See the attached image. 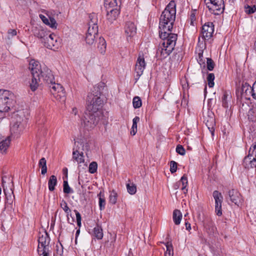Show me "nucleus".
<instances>
[{"instance_id":"c756f323","label":"nucleus","mask_w":256,"mask_h":256,"mask_svg":"<svg viewBox=\"0 0 256 256\" xmlns=\"http://www.w3.org/2000/svg\"><path fill=\"white\" fill-rule=\"evenodd\" d=\"M140 122V118L136 116L132 120V126L130 132V134L134 136L137 132V124Z\"/></svg>"},{"instance_id":"4be33fe9","label":"nucleus","mask_w":256,"mask_h":256,"mask_svg":"<svg viewBox=\"0 0 256 256\" xmlns=\"http://www.w3.org/2000/svg\"><path fill=\"white\" fill-rule=\"evenodd\" d=\"M172 218L175 224L178 225L180 223L182 218V214L180 210H174Z\"/></svg>"},{"instance_id":"f8f14e48","label":"nucleus","mask_w":256,"mask_h":256,"mask_svg":"<svg viewBox=\"0 0 256 256\" xmlns=\"http://www.w3.org/2000/svg\"><path fill=\"white\" fill-rule=\"evenodd\" d=\"M241 96L246 100H250V96H252L253 86H250L248 83L242 84L241 88Z\"/></svg>"},{"instance_id":"a19ab883","label":"nucleus","mask_w":256,"mask_h":256,"mask_svg":"<svg viewBox=\"0 0 256 256\" xmlns=\"http://www.w3.org/2000/svg\"><path fill=\"white\" fill-rule=\"evenodd\" d=\"M64 192L66 194H68L70 193H72L73 190L70 187L68 182L66 180H64Z\"/></svg>"},{"instance_id":"c9c22d12","label":"nucleus","mask_w":256,"mask_h":256,"mask_svg":"<svg viewBox=\"0 0 256 256\" xmlns=\"http://www.w3.org/2000/svg\"><path fill=\"white\" fill-rule=\"evenodd\" d=\"M118 194L114 190H112L110 192L109 196V202L110 204H114L117 201Z\"/></svg>"},{"instance_id":"bb28decb","label":"nucleus","mask_w":256,"mask_h":256,"mask_svg":"<svg viewBox=\"0 0 256 256\" xmlns=\"http://www.w3.org/2000/svg\"><path fill=\"white\" fill-rule=\"evenodd\" d=\"M121 0H105L104 6L106 8H110L117 7L119 4H120Z\"/></svg>"},{"instance_id":"aec40b11","label":"nucleus","mask_w":256,"mask_h":256,"mask_svg":"<svg viewBox=\"0 0 256 256\" xmlns=\"http://www.w3.org/2000/svg\"><path fill=\"white\" fill-rule=\"evenodd\" d=\"M92 235L98 240H102V238L104 236L103 230L100 224H96V226L93 229Z\"/></svg>"},{"instance_id":"f3484780","label":"nucleus","mask_w":256,"mask_h":256,"mask_svg":"<svg viewBox=\"0 0 256 256\" xmlns=\"http://www.w3.org/2000/svg\"><path fill=\"white\" fill-rule=\"evenodd\" d=\"M107 10V19L111 22L114 20H116L118 14H120V11L116 8H110L108 6Z\"/></svg>"},{"instance_id":"bf43d9fd","label":"nucleus","mask_w":256,"mask_h":256,"mask_svg":"<svg viewBox=\"0 0 256 256\" xmlns=\"http://www.w3.org/2000/svg\"><path fill=\"white\" fill-rule=\"evenodd\" d=\"M226 94H224L222 96V106L224 108L228 107V104L226 101Z\"/></svg>"},{"instance_id":"69168bd1","label":"nucleus","mask_w":256,"mask_h":256,"mask_svg":"<svg viewBox=\"0 0 256 256\" xmlns=\"http://www.w3.org/2000/svg\"><path fill=\"white\" fill-rule=\"evenodd\" d=\"M186 228L187 230L190 231L191 230L190 224L188 222H185Z\"/></svg>"},{"instance_id":"b1692460","label":"nucleus","mask_w":256,"mask_h":256,"mask_svg":"<svg viewBox=\"0 0 256 256\" xmlns=\"http://www.w3.org/2000/svg\"><path fill=\"white\" fill-rule=\"evenodd\" d=\"M60 206L62 208V210L64 211V212L66 214V216L68 218V221L69 223L72 224V222H70L69 221L68 216L70 215L72 216V214H70L71 210L68 208L66 202L64 200H62L60 202Z\"/></svg>"},{"instance_id":"a878e982","label":"nucleus","mask_w":256,"mask_h":256,"mask_svg":"<svg viewBox=\"0 0 256 256\" xmlns=\"http://www.w3.org/2000/svg\"><path fill=\"white\" fill-rule=\"evenodd\" d=\"M106 42L105 40L102 37L99 38L98 43V48L100 53L104 54L106 52Z\"/></svg>"},{"instance_id":"39448f33","label":"nucleus","mask_w":256,"mask_h":256,"mask_svg":"<svg viewBox=\"0 0 256 256\" xmlns=\"http://www.w3.org/2000/svg\"><path fill=\"white\" fill-rule=\"evenodd\" d=\"M209 10L214 14H220L224 10V0H204Z\"/></svg>"},{"instance_id":"6ab92c4d","label":"nucleus","mask_w":256,"mask_h":256,"mask_svg":"<svg viewBox=\"0 0 256 256\" xmlns=\"http://www.w3.org/2000/svg\"><path fill=\"white\" fill-rule=\"evenodd\" d=\"M36 68H33L34 64H29L28 68L30 70L32 76L34 78H38L40 80V71L42 70L39 62H36V65H34Z\"/></svg>"},{"instance_id":"774afa93","label":"nucleus","mask_w":256,"mask_h":256,"mask_svg":"<svg viewBox=\"0 0 256 256\" xmlns=\"http://www.w3.org/2000/svg\"><path fill=\"white\" fill-rule=\"evenodd\" d=\"M78 110L76 108H74L72 110V113L74 114V115H76L78 114Z\"/></svg>"},{"instance_id":"c03bdc74","label":"nucleus","mask_w":256,"mask_h":256,"mask_svg":"<svg viewBox=\"0 0 256 256\" xmlns=\"http://www.w3.org/2000/svg\"><path fill=\"white\" fill-rule=\"evenodd\" d=\"M248 154H250L252 157L256 158V142L250 148Z\"/></svg>"},{"instance_id":"c85d7f7f","label":"nucleus","mask_w":256,"mask_h":256,"mask_svg":"<svg viewBox=\"0 0 256 256\" xmlns=\"http://www.w3.org/2000/svg\"><path fill=\"white\" fill-rule=\"evenodd\" d=\"M212 196L214 199L215 204H222L223 197L220 192L218 190H214L212 193Z\"/></svg>"},{"instance_id":"4d7b16f0","label":"nucleus","mask_w":256,"mask_h":256,"mask_svg":"<svg viewBox=\"0 0 256 256\" xmlns=\"http://www.w3.org/2000/svg\"><path fill=\"white\" fill-rule=\"evenodd\" d=\"M198 61L200 64H205V60L204 59L202 53H199L198 54Z\"/></svg>"},{"instance_id":"2f4dec72","label":"nucleus","mask_w":256,"mask_h":256,"mask_svg":"<svg viewBox=\"0 0 256 256\" xmlns=\"http://www.w3.org/2000/svg\"><path fill=\"white\" fill-rule=\"evenodd\" d=\"M204 226L208 232L210 234H214V232L216 230V228L210 221L208 222H204Z\"/></svg>"},{"instance_id":"f257e3e1","label":"nucleus","mask_w":256,"mask_h":256,"mask_svg":"<svg viewBox=\"0 0 256 256\" xmlns=\"http://www.w3.org/2000/svg\"><path fill=\"white\" fill-rule=\"evenodd\" d=\"M176 6L174 2L171 1L162 12L160 18L159 35L163 40V42L158 47L156 54H160L162 58L168 56L176 46L178 36L170 32L176 20Z\"/></svg>"},{"instance_id":"09e8293b","label":"nucleus","mask_w":256,"mask_h":256,"mask_svg":"<svg viewBox=\"0 0 256 256\" xmlns=\"http://www.w3.org/2000/svg\"><path fill=\"white\" fill-rule=\"evenodd\" d=\"M215 212L218 216L222 215V204H215Z\"/></svg>"},{"instance_id":"8fccbe9b","label":"nucleus","mask_w":256,"mask_h":256,"mask_svg":"<svg viewBox=\"0 0 256 256\" xmlns=\"http://www.w3.org/2000/svg\"><path fill=\"white\" fill-rule=\"evenodd\" d=\"M177 163L174 161L170 162V171L171 173L173 174L177 170Z\"/></svg>"},{"instance_id":"412c9836","label":"nucleus","mask_w":256,"mask_h":256,"mask_svg":"<svg viewBox=\"0 0 256 256\" xmlns=\"http://www.w3.org/2000/svg\"><path fill=\"white\" fill-rule=\"evenodd\" d=\"M10 136H7L5 140H3L0 142V151L2 154L6 152L10 146Z\"/></svg>"},{"instance_id":"a18cd8bd","label":"nucleus","mask_w":256,"mask_h":256,"mask_svg":"<svg viewBox=\"0 0 256 256\" xmlns=\"http://www.w3.org/2000/svg\"><path fill=\"white\" fill-rule=\"evenodd\" d=\"M244 8L245 12L248 14H253L256 10V7L255 6H254L252 7H251L248 5H247L246 6H245Z\"/></svg>"},{"instance_id":"cd10ccee","label":"nucleus","mask_w":256,"mask_h":256,"mask_svg":"<svg viewBox=\"0 0 256 256\" xmlns=\"http://www.w3.org/2000/svg\"><path fill=\"white\" fill-rule=\"evenodd\" d=\"M126 186L128 192L130 194H134L136 193V186L130 180H128V182L126 184Z\"/></svg>"},{"instance_id":"a211bd4d","label":"nucleus","mask_w":256,"mask_h":256,"mask_svg":"<svg viewBox=\"0 0 256 256\" xmlns=\"http://www.w3.org/2000/svg\"><path fill=\"white\" fill-rule=\"evenodd\" d=\"M76 142H74V146L73 148L72 158L75 160L78 164L84 162V156L82 152L80 153L78 151V149L76 146Z\"/></svg>"},{"instance_id":"1a4fd4ad","label":"nucleus","mask_w":256,"mask_h":256,"mask_svg":"<svg viewBox=\"0 0 256 256\" xmlns=\"http://www.w3.org/2000/svg\"><path fill=\"white\" fill-rule=\"evenodd\" d=\"M214 32V25L212 22H206L202 28V38L209 40L212 36Z\"/></svg>"},{"instance_id":"f03ea898","label":"nucleus","mask_w":256,"mask_h":256,"mask_svg":"<svg viewBox=\"0 0 256 256\" xmlns=\"http://www.w3.org/2000/svg\"><path fill=\"white\" fill-rule=\"evenodd\" d=\"M94 93L89 94L88 96L86 110L104 117L102 110L104 101L100 97L101 92L98 86H94Z\"/></svg>"},{"instance_id":"9d476101","label":"nucleus","mask_w":256,"mask_h":256,"mask_svg":"<svg viewBox=\"0 0 256 256\" xmlns=\"http://www.w3.org/2000/svg\"><path fill=\"white\" fill-rule=\"evenodd\" d=\"M38 245V248H48L50 242V238L48 232L46 231L39 232Z\"/></svg>"},{"instance_id":"de8ad7c7","label":"nucleus","mask_w":256,"mask_h":256,"mask_svg":"<svg viewBox=\"0 0 256 256\" xmlns=\"http://www.w3.org/2000/svg\"><path fill=\"white\" fill-rule=\"evenodd\" d=\"M176 152L182 156H184L185 154L186 150L182 145L178 144L176 146Z\"/></svg>"},{"instance_id":"393cba45","label":"nucleus","mask_w":256,"mask_h":256,"mask_svg":"<svg viewBox=\"0 0 256 256\" xmlns=\"http://www.w3.org/2000/svg\"><path fill=\"white\" fill-rule=\"evenodd\" d=\"M57 184V178L54 175L50 177L48 182V189L50 191L52 192L55 189V186Z\"/></svg>"},{"instance_id":"052dcab7","label":"nucleus","mask_w":256,"mask_h":256,"mask_svg":"<svg viewBox=\"0 0 256 256\" xmlns=\"http://www.w3.org/2000/svg\"><path fill=\"white\" fill-rule=\"evenodd\" d=\"M40 17L42 20V21L45 24H49V20L48 19L44 16L40 14Z\"/></svg>"},{"instance_id":"6e6552de","label":"nucleus","mask_w":256,"mask_h":256,"mask_svg":"<svg viewBox=\"0 0 256 256\" xmlns=\"http://www.w3.org/2000/svg\"><path fill=\"white\" fill-rule=\"evenodd\" d=\"M46 82L49 86L55 82L53 74L48 67L44 66L40 71V80Z\"/></svg>"},{"instance_id":"5701e85b","label":"nucleus","mask_w":256,"mask_h":256,"mask_svg":"<svg viewBox=\"0 0 256 256\" xmlns=\"http://www.w3.org/2000/svg\"><path fill=\"white\" fill-rule=\"evenodd\" d=\"M90 26L88 28L87 33H90L92 35L96 36L98 34V26L96 24H95L94 22H92L91 20V22L89 23Z\"/></svg>"},{"instance_id":"3c124183","label":"nucleus","mask_w":256,"mask_h":256,"mask_svg":"<svg viewBox=\"0 0 256 256\" xmlns=\"http://www.w3.org/2000/svg\"><path fill=\"white\" fill-rule=\"evenodd\" d=\"M74 212L76 213V222H77V224H78V226H81V220H82L81 215H80V212L78 210H74Z\"/></svg>"},{"instance_id":"603ef678","label":"nucleus","mask_w":256,"mask_h":256,"mask_svg":"<svg viewBox=\"0 0 256 256\" xmlns=\"http://www.w3.org/2000/svg\"><path fill=\"white\" fill-rule=\"evenodd\" d=\"M166 256L168 254V256H170V252L172 251V246L171 243H167L166 245Z\"/></svg>"},{"instance_id":"e2e57ef3","label":"nucleus","mask_w":256,"mask_h":256,"mask_svg":"<svg viewBox=\"0 0 256 256\" xmlns=\"http://www.w3.org/2000/svg\"><path fill=\"white\" fill-rule=\"evenodd\" d=\"M252 162L250 165V168H254L256 167V158L252 157Z\"/></svg>"},{"instance_id":"338daca9","label":"nucleus","mask_w":256,"mask_h":256,"mask_svg":"<svg viewBox=\"0 0 256 256\" xmlns=\"http://www.w3.org/2000/svg\"><path fill=\"white\" fill-rule=\"evenodd\" d=\"M42 172V175H44L47 172V167H46V166L42 168V172Z\"/></svg>"},{"instance_id":"0eeeda50","label":"nucleus","mask_w":256,"mask_h":256,"mask_svg":"<svg viewBox=\"0 0 256 256\" xmlns=\"http://www.w3.org/2000/svg\"><path fill=\"white\" fill-rule=\"evenodd\" d=\"M43 42L46 47L54 50L58 49L60 45V39L54 34H48Z\"/></svg>"},{"instance_id":"473e14b6","label":"nucleus","mask_w":256,"mask_h":256,"mask_svg":"<svg viewBox=\"0 0 256 256\" xmlns=\"http://www.w3.org/2000/svg\"><path fill=\"white\" fill-rule=\"evenodd\" d=\"M99 196V206L100 210H102L104 209L105 205H106V200L104 198V194L100 192V194L98 195Z\"/></svg>"},{"instance_id":"5fc2aeb1","label":"nucleus","mask_w":256,"mask_h":256,"mask_svg":"<svg viewBox=\"0 0 256 256\" xmlns=\"http://www.w3.org/2000/svg\"><path fill=\"white\" fill-rule=\"evenodd\" d=\"M38 166L41 168L46 166V160L44 158L40 159L38 162Z\"/></svg>"},{"instance_id":"423d86ee","label":"nucleus","mask_w":256,"mask_h":256,"mask_svg":"<svg viewBox=\"0 0 256 256\" xmlns=\"http://www.w3.org/2000/svg\"><path fill=\"white\" fill-rule=\"evenodd\" d=\"M48 86L52 94L56 100L62 102H64L65 100V91L64 88L60 84L56 83L54 82Z\"/></svg>"},{"instance_id":"2eb2a0df","label":"nucleus","mask_w":256,"mask_h":256,"mask_svg":"<svg viewBox=\"0 0 256 256\" xmlns=\"http://www.w3.org/2000/svg\"><path fill=\"white\" fill-rule=\"evenodd\" d=\"M12 188H5L4 186H3L4 192L6 195V202L9 204H12L15 198L14 194V184L12 182Z\"/></svg>"},{"instance_id":"7c9ffc66","label":"nucleus","mask_w":256,"mask_h":256,"mask_svg":"<svg viewBox=\"0 0 256 256\" xmlns=\"http://www.w3.org/2000/svg\"><path fill=\"white\" fill-rule=\"evenodd\" d=\"M180 182L182 186V190L184 192V194H186L188 192V188H186L188 186V178L186 174H184L180 178Z\"/></svg>"},{"instance_id":"680f3d73","label":"nucleus","mask_w":256,"mask_h":256,"mask_svg":"<svg viewBox=\"0 0 256 256\" xmlns=\"http://www.w3.org/2000/svg\"><path fill=\"white\" fill-rule=\"evenodd\" d=\"M252 97L256 100V81L253 84Z\"/></svg>"},{"instance_id":"58836bf2","label":"nucleus","mask_w":256,"mask_h":256,"mask_svg":"<svg viewBox=\"0 0 256 256\" xmlns=\"http://www.w3.org/2000/svg\"><path fill=\"white\" fill-rule=\"evenodd\" d=\"M214 75L212 73H210L208 74L207 80L210 88H212L214 86Z\"/></svg>"},{"instance_id":"79ce46f5","label":"nucleus","mask_w":256,"mask_h":256,"mask_svg":"<svg viewBox=\"0 0 256 256\" xmlns=\"http://www.w3.org/2000/svg\"><path fill=\"white\" fill-rule=\"evenodd\" d=\"M38 254L40 256H48L49 250L48 248H38Z\"/></svg>"},{"instance_id":"ddd939ff","label":"nucleus","mask_w":256,"mask_h":256,"mask_svg":"<svg viewBox=\"0 0 256 256\" xmlns=\"http://www.w3.org/2000/svg\"><path fill=\"white\" fill-rule=\"evenodd\" d=\"M145 66L146 63L144 58L140 56L138 58L135 66V71L136 73V76H138V78L142 74Z\"/></svg>"},{"instance_id":"20e7f679","label":"nucleus","mask_w":256,"mask_h":256,"mask_svg":"<svg viewBox=\"0 0 256 256\" xmlns=\"http://www.w3.org/2000/svg\"><path fill=\"white\" fill-rule=\"evenodd\" d=\"M12 94L8 90H0V112L9 110L12 104Z\"/></svg>"},{"instance_id":"0e129e2a","label":"nucleus","mask_w":256,"mask_h":256,"mask_svg":"<svg viewBox=\"0 0 256 256\" xmlns=\"http://www.w3.org/2000/svg\"><path fill=\"white\" fill-rule=\"evenodd\" d=\"M181 184H180V182L179 181H178V182H176L174 186V188L175 189V190H178V188H180V186Z\"/></svg>"},{"instance_id":"4c0bfd02","label":"nucleus","mask_w":256,"mask_h":256,"mask_svg":"<svg viewBox=\"0 0 256 256\" xmlns=\"http://www.w3.org/2000/svg\"><path fill=\"white\" fill-rule=\"evenodd\" d=\"M96 38L95 36L92 35L90 33H86V42L89 44L91 45L93 44L94 39Z\"/></svg>"},{"instance_id":"864d4df0","label":"nucleus","mask_w":256,"mask_h":256,"mask_svg":"<svg viewBox=\"0 0 256 256\" xmlns=\"http://www.w3.org/2000/svg\"><path fill=\"white\" fill-rule=\"evenodd\" d=\"M8 38L10 39L14 36L16 35V31L14 29H10L8 32Z\"/></svg>"},{"instance_id":"f704fd0d","label":"nucleus","mask_w":256,"mask_h":256,"mask_svg":"<svg viewBox=\"0 0 256 256\" xmlns=\"http://www.w3.org/2000/svg\"><path fill=\"white\" fill-rule=\"evenodd\" d=\"M252 156L250 154H248L247 156H246L243 160V166L246 168L249 169L250 168V165L252 162Z\"/></svg>"},{"instance_id":"49530a36","label":"nucleus","mask_w":256,"mask_h":256,"mask_svg":"<svg viewBox=\"0 0 256 256\" xmlns=\"http://www.w3.org/2000/svg\"><path fill=\"white\" fill-rule=\"evenodd\" d=\"M49 24H48L47 25L50 26V28H56L57 26V23L55 19L52 17H50Z\"/></svg>"},{"instance_id":"dca6fc26","label":"nucleus","mask_w":256,"mask_h":256,"mask_svg":"<svg viewBox=\"0 0 256 256\" xmlns=\"http://www.w3.org/2000/svg\"><path fill=\"white\" fill-rule=\"evenodd\" d=\"M124 30L127 37H132L136 34V28L134 22H128L126 24Z\"/></svg>"},{"instance_id":"13d9d810","label":"nucleus","mask_w":256,"mask_h":256,"mask_svg":"<svg viewBox=\"0 0 256 256\" xmlns=\"http://www.w3.org/2000/svg\"><path fill=\"white\" fill-rule=\"evenodd\" d=\"M196 20V12H192L190 14V24L194 26V22Z\"/></svg>"},{"instance_id":"e433bc0d","label":"nucleus","mask_w":256,"mask_h":256,"mask_svg":"<svg viewBox=\"0 0 256 256\" xmlns=\"http://www.w3.org/2000/svg\"><path fill=\"white\" fill-rule=\"evenodd\" d=\"M133 106L135 108H140L142 106V100L140 97L135 96L132 100Z\"/></svg>"},{"instance_id":"6e6d98bb","label":"nucleus","mask_w":256,"mask_h":256,"mask_svg":"<svg viewBox=\"0 0 256 256\" xmlns=\"http://www.w3.org/2000/svg\"><path fill=\"white\" fill-rule=\"evenodd\" d=\"M18 122L17 121L11 128V132L14 133H18V128L19 126Z\"/></svg>"},{"instance_id":"37998d69","label":"nucleus","mask_w":256,"mask_h":256,"mask_svg":"<svg viewBox=\"0 0 256 256\" xmlns=\"http://www.w3.org/2000/svg\"><path fill=\"white\" fill-rule=\"evenodd\" d=\"M207 68L209 70H212L214 68L215 64L210 58H206Z\"/></svg>"},{"instance_id":"72a5a7b5","label":"nucleus","mask_w":256,"mask_h":256,"mask_svg":"<svg viewBox=\"0 0 256 256\" xmlns=\"http://www.w3.org/2000/svg\"><path fill=\"white\" fill-rule=\"evenodd\" d=\"M38 80H39L38 78H34V76H32L30 85V90L32 92H34L38 88Z\"/></svg>"},{"instance_id":"9b49d317","label":"nucleus","mask_w":256,"mask_h":256,"mask_svg":"<svg viewBox=\"0 0 256 256\" xmlns=\"http://www.w3.org/2000/svg\"><path fill=\"white\" fill-rule=\"evenodd\" d=\"M228 194L230 201L238 206H240L244 201L240 194L236 190H230Z\"/></svg>"},{"instance_id":"7ed1b4c3","label":"nucleus","mask_w":256,"mask_h":256,"mask_svg":"<svg viewBox=\"0 0 256 256\" xmlns=\"http://www.w3.org/2000/svg\"><path fill=\"white\" fill-rule=\"evenodd\" d=\"M102 118V116L86 110L81 118V124L88 130L94 128Z\"/></svg>"},{"instance_id":"ea45409f","label":"nucleus","mask_w":256,"mask_h":256,"mask_svg":"<svg viewBox=\"0 0 256 256\" xmlns=\"http://www.w3.org/2000/svg\"><path fill=\"white\" fill-rule=\"evenodd\" d=\"M89 172L90 174L95 173L98 168V164L97 163L95 162H92L89 166Z\"/></svg>"},{"instance_id":"4468645a","label":"nucleus","mask_w":256,"mask_h":256,"mask_svg":"<svg viewBox=\"0 0 256 256\" xmlns=\"http://www.w3.org/2000/svg\"><path fill=\"white\" fill-rule=\"evenodd\" d=\"M32 31L34 35L40 39L42 42H43L46 37L48 35V34L40 26H32Z\"/></svg>"}]
</instances>
